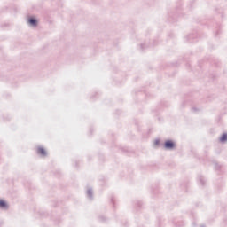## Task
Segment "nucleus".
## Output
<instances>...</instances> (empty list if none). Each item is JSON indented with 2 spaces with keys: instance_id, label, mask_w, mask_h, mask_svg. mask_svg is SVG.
I'll return each instance as SVG.
<instances>
[{
  "instance_id": "obj_1",
  "label": "nucleus",
  "mask_w": 227,
  "mask_h": 227,
  "mask_svg": "<svg viewBox=\"0 0 227 227\" xmlns=\"http://www.w3.org/2000/svg\"><path fill=\"white\" fill-rule=\"evenodd\" d=\"M165 148H168V150H171L172 148H175V143H173V141H171V140H168L165 143Z\"/></svg>"
},
{
  "instance_id": "obj_2",
  "label": "nucleus",
  "mask_w": 227,
  "mask_h": 227,
  "mask_svg": "<svg viewBox=\"0 0 227 227\" xmlns=\"http://www.w3.org/2000/svg\"><path fill=\"white\" fill-rule=\"evenodd\" d=\"M37 153H39V155H43V157H45V155H47V151H45L43 147H39L37 149Z\"/></svg>"
},
{
  "instance_id": "obj_3",
  "label": "nucleus",
  "mask_w": 227,
  "mask_h": 227,
  "mask_svg": "<svg viewBox=\"0 0 227 227\" xmlns=\"http://www.w3.org/2000/svg\"><path fill=\"white\" fill-rule=\"evenodd\" d=\"M220 141L222 143H224V141H227V134H223L222 137H220Z\"/></svg>"
},
{
  "instance_id": "obj_4",
  "label": "nucleus",
  "mask_w": 227,
  "mask_h": 227,
  "mask_svg": "<svg viewBox=\"0 0 227 227\" xmlns=\"http://www.w3.org/2000/svg\"><path fill=\"white\" fill-rule=\"evenodd\" d=\"M7 205L4 200H0V208H6Z\"/></svg>"
},
{
  "instance_id": "obj_5",
  "label": "nucleus",
  "mask_w": 227,
  "mask_h": 227,
  "mask_svg": "<svg viewBox=\"0 0 227 227\" xmlns=\"http://www.w3.org/2000/svg\"><path fill=\"white\" fill-rule=\"evenodd\" d=\"M28 22L31 24V26H36V20L35 19H30Z\"/></svg>"
}]
</instances>
